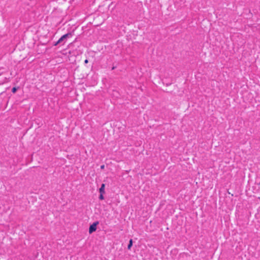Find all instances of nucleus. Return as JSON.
Instances as JSON below:
<instances>
[{"label":"nucleus","instance_id":"1","mask_svg":"<svg viewBox=\"0 0 260 260\" xmlns=\"http://www.w3.org/2000/svg\"><path fill=\"white\" fill-rule=\"evenodd\" d=\"M99 224V222L96 221L94 222L92 224H91L89 229V233L90 234L96 231V225Z\"/></svg>","mask_w":260,"mask_h":260},{"label":"nucleus","instance_id":"2","mask_svg":"<svg viewBox=\"0 0 260 260\" xmlns=\"http://www.w3.org/2000/svg\"><path fill=\"white\" fill-rule=\"evenodd\" d=\"M72 33L70 32V33H68L66 35H63L59 39V42H62L64 40L66 39V38H65V37L66 36H72Z\"/></svg>","mask_w":260,"mask_h":260},{"label":"nucleus","instance_id":"3","mask_svg":"<svg viewBox=\"0 0 260 260\" xmlns=\"http://www.w3.org/2000/svg\"><path fill=\"white\" fill-rule=\"evenodd\" d=\"M105 184H102L100 188V192L102 193H105Z\"/></svg>","mask_w":260,"mask_h":260},{"label":"nucleus","instance_id":"4","mask_svg":"<svg viewBox=\"0 0 260 260\" xmlns=\"http://www.w3.org/2000/svg\"><path fill=\"white\" fill-rule=\"evenodd\" d=\"M133 245V240L132 239H130L129 241V244L127 246V249H131L132 246Z\"/></svg>","mask_w":260,"mask_h":260},{"label":"nucleus","instance_id":"5","mask_svg":"<svg viewBox=\"0 0 260 260\" xmlns=\"http://www.w3.org/2000/svg\"><path fill=\"white\" fill-rule=\"evenodd\" d=\"M103 194H104V193H100V197H99V199H100V200H104V196H103Z\"/></svg>","mask_w":260,"mask_h":260},{"label":"nucleus","instance_id":"6","mask_svg":"<svg viewBox=\"0 0 260 260\" xmlns=\"http://www.w3.org/2000/svg\"><path fill=\"white\" fill-rule=\"evenodd\" d=\"M17 90V88L16 87H13L12 89V92L13 93H15Z\"/></svg>","mask_w":260,"mask_h":260},{"label":"nucleus","instance_id":"7","mask_svg":"<svg viewBox=\"0 0 260 260\" xmlns=\"http://www.w3.org/2000/svg\"><path fill=\"white\" fill-rule=\"evenodd\" d=\"M61 43V42H59V40H58V41H57V42H56L55 43L54 46H56V45H57L58 44H59V43Z\"/></svg>","mask_w":260,"mask_h":260},{"label":"nucleus","instance_id":"8","mask_svg":"<svg viewBox=\"0 0 260 260\" xmlns=\"http://www.w3.org/2000/svg\"><path fill=\"white\" fill-rule=\"evenodd\" d=\"M104 167H105V166H104V165H102V166H101V168L102 169H103L104 168Z\"/></svg>","mask_w":260,"mask_h":260},{"label":"nucleus","instance_id":"9","mask_svg":"<svg viewBox=\"0 0 260 260\" xmlns=\"http://www.w3.org/2000/svg\"><path fill=\"white\" fill-rule=\"evenodd\" d=\"M88 62V60L87 59H86L85 61H84V62L85 63H87V62Z\"/></svg>","mask_w":260,"mask_h":260},{"label":"nucleus","instance_id":"10","mask_svg":"<svg viewBox=\"0 0 260 260\" xmlns=\"http://www.w3.org/2000/svg\"><path fill=\"white\" fill-rule=\"evenodd\" d=\"M113 92L118 94V92L116 91H113Z\"/></svg>","mask_w":260,"mask_h":260},{"label":"nucleus","instance_id":"11","mask_svg":"<svg viewBox=\"0 0 260 260\" xmlns=\"http://www.w3.org/2000/svg\"><path fill=\"white\" fill-rule=\"evenodd\" d=\"M71 37V36H66V37H65V38H66V39H67V38H70V37Z\"/></svg>","mask_w":260,"mask_h":260}]
</instances>
